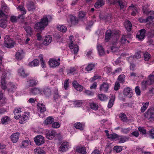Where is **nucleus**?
<instances>
[{
	"label": "nucleus",
	"instance_id": "9d476101",
	"mask_svg": "<svg viewBox=\"0 0 154 154\" xmlns=\"http://www.w3.org/2000/svg\"><path fill=\"white\" fill-rule=\"evenodd\" d=\"M42 91L40 88H31L30 90V93L31 94L36 95L40 94H42Z\"/></svg>",
	"mask_w": 154,
	"mask_h": 154
},
{
	"label": "nucleus",
	"instance_id": "473e14b6",
	"mask_svg": "<svg viewBox=\"0 0 154 154\" xmlns=\"http://www.w3.org/2000/svg\"><path fill=\"white\" fill-rule=\"evenodd\" d=\"M7 20L6 18H5L0 20V27L3 28H5L7 26Z\"/></svg>",
	"mask_w": 154,
	"mask_h": 154
},
{
	"label": "nucleus",
	"instance_id": "6e6552de",
	"mask_svg": "<svg viewBox=\"0 0 154 154\" xmlns=\"http://www.w3.org/2000/svg\"><path fill=\"white\" fill-rule=\"evenodd\" d=\"M69 146V144L68 142H63L60 147L59 150L62 152H66L68 149Z\"/></svg>",
	"mask_w": 154,
	"mask_h": 154
},
{
	"label": "nucleus",
	"instance_id": "a18cd8bd",
	"mask_svg": "<svg viewBox=\"0 0 154 154\" xmlns=\"http://www.w3.org/2000/svg\"><path fill=\"white\" fill-rule=\"evenodd\" d=\"M142 87L143 89H146L149 85H150L147 80L143 81L141 83Z\"/></svg>",
	"mask_w": 154,
	"mask_h": 154
},
{
	"label": "nucleus",
	"instance_id": "4468645a",
	"mask_svg": "<svg viewBox=\"0 0 154 154\" xmlns=\"http://www.w3.org/2000/svg\"><path fill=\"white\" fill-rule=\"evenodd\" d=\"M118 4L120 9L124 10V9L127 7V4L124 0H116Z\"/></svg>",
	"mask_w": 154,
	"mask_h": 154
},
{
	"label": "nucleus",
	"instance_id": "c756f323",
	"mask_svg": "<svg viewBox=\"0 0 154 154\" xmlns=\"http://www.w3.org/2000/svg\"><path fill=\"white\" fill-rule=\"evenodd\" d=\"M97 48L99 55L100 56L104 55L105 54V51L102 46L100 45H97Z\"/></svg>",
	"mask_w": 154,
	"mask_h": 154
},
{
	"label": "nucleus",
	"instance_id": "5701e85b",
	"mask_svg": "<svg viewBox=\"0 0 154 154\" xmlns=\"http://www.w3.org/2000/svg\"><path fill=\"white\" fill-rule=\"evenodd\" d=\"M125 26L127 30L129 32L131 31L132 29V24L130 21L126 20L125 22Z\"/></svg>",
	"mask_w": 154,
	"mask_h": 154
},
{
	"label": "nucleus",
	"instance_id": "69168bd1",
	"mask_svg": "<svg viewBox=\"0 0 154 154\" xmlns=\"http://www.w3.org/2000/svg\"><path fill=\"white\" fill-rule=\"evenodd\" d=\"M138 130L140 132L141 134H145L146 133V130L144 128L141 127H139L138 128Z\"/></svg>",
	"mask_w": 154,
	"mask_h": 154
},
{
	"label": "nucleus",
	"instance_id": "0eeeda50",
	"mask_svg": "<svg viewBox=\"0 0 154 154\" xmlns=\"http://www.w3.org/2000/svg\"><path fill=\"white\" fill-rule=\"evenodd\" d=\"M69 47L72 49V52L74 54H77L79 51V47L76 44H75L71 41V43L69 45Z\"/></svg>",
	"mask_w": 154,
	"mask_h": 154
},
{
	"label": "nucleus",
	"instance_id": "49530a36",
	"mask_svg": "<svg viewBox=\"0 0 154 154\" xmlns=\"http://www.w3.org/2000/svg\"><path fill=\"white\" fill-rule=\"evenodd\" d=\"M10 121L9 117L8 116H5L3 117L1 120V122L3 124H6Z\"/></svg>",
	"mask_w": 154,
	"mask_h": 154
},
{
	"label": "nucleus",
	"instance_id": "bf43d9fd",
	"mask_svg": "<svg viewBox=\"0 0 154 154\" xmlns=\"http://www.w3.org/2000/svg\"><path fill=\"white\" fill-rule=\"evenodd\" d=\"M144 57L145 61H148L150 58V55L147 52L144 54Z\"/></svg>",
	"mask_w": 154,
	"mask_h": 154
},
{
	"label": "nucleus",
	"instance_id": "f8f14e48",
	"mask_svg": "<svg viewBox=\"0 0 154 154\" xmlns=\"http://www.w3.org/2000/svg\"><path fill=\"white\" fill-rule=\"evenodd\" d=\"M145 32L146 30L145 29H143L140 30L137 35V38L140 40L144 38L145 36Z\"/></svg>",
	"mask_w": 154,
	"mask_h": 154
},
{
	"label": "nucleus",
	"instance_id": "79ce46f5",
	"mask_svg": "<svg viewBox=\"0 0 154 154\" xmlns=\"http://www.w3.org/2000/svg\"><path fill=\"white\" fill-rule=\"evenodd\" d=\"M146 22L149 24L153 25L154 24V18L149 17L146 18Z\"/></svg>",
	"mask_w": 154,
	"mask_h": 154
},
{
	"label": "nucleus",
	"instance_id": "dca6fc26",
	"mask_svg": "<svg viewBox=\"0 0 154 154\" xmlns=\"http://www.w3.org/2000/svg\"><path fill=\"white\" fill-rule=\"evenodd\" d=\"M85 126V123L83 122H76L75 123L74 125V126L76 128L79 129L81 131H82L84 130Z\"/></svg>",
	"mask_w": 154,
	"mask_h": 154
},
{
	"label": "nucleus",
	"instance_id": "864d4df0",
	"mask_svg": "<svg viewBox=\"0 0 154 154\" xmlns=\"http://www.w3.org/2000/svg\"><path fill=\"white\" fill-rule=\"evenodd\" d=\"M108 138L112 140H115L118 138V136L116 134L113 133L109 135H108Z\"/></svg>",
	"mask_w": 154,
	"mask_h": 154
},
{
	"label": "nucleus",
	"instance_id": "6ab92c4d",
	"mask_svg": "<svg viewBox=\"0 0 154 154\" xmlns=\"http://www.w3.org/2000/svg\"><path fill=\"white\" fill-rule=\"evenodd\" d=\"M56 132L54 131H49L46 134V137L47 139L49 140H51L55 136Z\"/></svg>",
	"mask_w": 154,
	"mask_h": 154
},
{
	"label": "nucleus",
	"instance_id": "f03ea898",
	"mask_svg": "<svg viewBox=\"0 0 154 154\" xmlns=\"http://www.w3.org/2000/svg\"><path fill=\"white\" fill-rule=\"evenodd\" d=\"M48 20L46 16L44 17L40 22H38L35 25V29L42 30L44 27L48 25Z\"/></svg>",
	"mask_w": 154,
	"mask_h": 154
},
{
	"label": "nucleus",
	"instance_id": "a878e982",
	"mask_svg": "<svg viewBox=\"0 0 154 154\" xmlns=\"http://www.w3.org/2000/svg\"><path fill=\"white\" fill-rule=\"evenodd\" d=\"M37 107L38 110L42 113L46 111L45 106L43 103H38L37 104Z\"/></svg>",
	"mask_w": 154,
	"mask_h": 154
},
{
	"label": "nucleus",
	"instance_id": "ea45409f",
	"mask_svg": "<svg viewBox=\"0 0 154 154\" xmlns=\"http://www.w3.org/2000/svg\"><path fill=\"white\" fill-rule=\"evenodd\" d=\"M57 29L62 32H65L67 30V28L63 25H59L57 27Z\"/></svg>",
	"mask_w": 154,
	"mask_h": 154
},
{
	"label": "nucleus",
	"instance_id": "a211bd4d",
	"mask_svg": "<svg viewBox=\"0 0 154 154\" xmlns=\"http://www.w3.org/2000/svg\"><path fill=\"white\" fill-rule=\"evenodd\" d=\"M29 113H25V114L23 115L22 116L20 117L19 118L20 119V123L21 124H23L24 122L26 121L27 119H28L29 117Z\"/></svg>",
	"mask_w": 154,
	"mask_h": 154
},
{
	"label": "nucleus",
	"instance_id": "e2e57ef3",
	"mask_svg": "<svg viewBox=\"0 0 154 154\" xmlns=\"http://www.w3.org/2000/svg\"><path fill=\"white\" fill-rule=\"evenodd\" d=\"M60 126V124L57 122H54L52 124V127L54 128H59Z\"/></svg>",
	"mask_w": 154,
	"mask_h": 154
},
{
	"label": "nucleus",
	"instance_id": "72a5a7b5",
	"mask_svg": "<svg viewBox=\"0 0 154 154\" xmlns=\"http://www.w3.org/2000/svg\"><path fill=\"white\" fill-rule=\"evenodd\" d=\"M54 119L51 116L48 117L44 121V123L45 125H49L54 122Z\"/></svg>",
	"mask_w": 154,
	"mask_h": 154
},
{
	"label": "nucleus",
	"instance_id": "bb28decb",
	"mask_svg": "<svg viewBox=\"0 0 154 154\" xmlns=\"http://www.w3.org/2000/svg\"><path fill=\"white\" fill-rule=\"evenodd\" d=\"M76 151L79 153L85 154L87 152L86 148L84 146H78L76 148Z\"/></svg>",
	"mask_w": 154,
	"mask_h": 154
},
{
	"label": "nucleus",
	"instance_id": "cd10ccee",
	"mask_svg": "<svg viewBox=\"0 0 154 154\" xmlns=\"http://www.w3.org/2000/svg\"><path fill=\"white\" fill-rule=\"evenodd\" d=\"M7 87L8 91L10 92H14L16 88L15 85L12 83H9Z\"/></svg>",
	"mask_w": 154,
	"mask_h": 154
},
{
	"label": "nucleus",
	"instance_id": "aec40b11",
	"mask_svg": "<svg viewBox=\"0 0 154 154\" xmlns=\"http://www.w3.org/2000/svg\"><path fill=\"white\" fill-rule=\"evenodd\" d=\"M73 86L77 91H82L83 89V87L79 85L77 81H74L72 82Z\"/></svg>",
	"mask_w": 154,
	"mask_h": 154
},
{
	"label": "nucleus",
	"instance_id": "052dcab7",
	"mask_svg": "<svg viewBox=\"0 0 154 154\" xmlns=\"http://www.w3.org/2000/svg\"><path fill=\"white\" fill-rule=\"evenodd\" d=\"M82 103L83 102L82 101L78 100L74 102V104L75 107H80L82 105Z\"/></svg>",
	"mask_w": 154,
	"mask_h": 154
},
{
	"label": "nucleus",
	"instance_id": "1a4fd4ad",
	"mask_svg": "<svg viewBox=\"0 0 154 154\" xmlns=\"http://www.w3.org/2000/svg\"><path fill=\"white\" fill-rule=\"evenodd\" d=\"M26 5L29 11H33L35 9V3L32 1H28L26 4Z\"/></svg>",
	"mask_w": 154,
	"mask_h": 154
},
{
	"label": "nucleus",
	"instance_id": "2f4dec72",
	"mask_svg": "<svg viewBox=\"0 0 154 154\" xmlns=\"http://www.w3.org/2000/svg\"><path fill=\"white\" fill-rule=\"evenodd\" d=\"M21 112L20 109H15L14 111V118L16 119H18L20 116V112Z\"/></svg>",
	"mask_w": 154,
	"mask_h": 154
},
{
	"label": "nucleus",
	"instance_id": "c9c22d12",
	"mask_svg": "<svg viewBox=\"0 0 154 154\" xmlns=\"http://www.w3.org/2000/svg\"><path fill=\"white\" fill-rule=\"evenodd\" d=\"M70 20L71 24L72 25H75L78 23V21L76 17L73 16H70Z\"/></svg>",
	"mask_w": 154,
	"mask_h": 154
},
{
	"label": "nucleus",
	"instance_id": "ddd939ff",
	"mask_svg": "<svg viewBox=\"0 0 154 154\" xmlns=\"http://www.w3.org/2000/svg\"><path fill=\"white\" fill-rule=\"evenodd\" d=\"M109 84L107 82H103L101 84L100 87V91H103L104 92H107L109 87Z\"/></svg>",
	"mask_w": 154,
	"mask_h": 154
},
{
	"label": "nucleus",
	"instance_id": "338daca9",
	"mask_svg": "<svg viewBox=\"0 0 154 154\" xmlns=\"http://www.w3.org/2000/svg\"><path fill=\"white\" fill-rule=\"evenodd\" d=\"M86 13L83 11H80L79 12V16L80 18H82L86 17Z\"/></svg>",
	"mask_w": 154,
	"mask_h": 154
},
{
	"label": "nucleus",
	"instance_id": "13d9d810",
	"mask_svg": "<svg viewBox=\"0 0 154 154\" xmlns=\"http://www.w3.org/2000/svg\"><path fill=\"white\" fill-rule=\"evenodd\" d=\"M149 102H146L143 105V106L141 108V111L142 112H143L148 107Z\"/></svg>",
	"mask_w": 154,
	"mask_h": 154
},
{
	"label": "nucleus",
	"instance_id": "58836bf2",
	"mask_svg": "<svg viewBox=\"0 0 154 154\" xmlns=\"http://www.w3.org/2000/svg\"><path fill=\"white\" fill-rule=\"evenodd\" d=\"M127 36L126 35H123L121 39V42L122 44H127L129 42L127 39Z\"/></svg>",
	"mask_w": 154,
	"mask_h": 154
},
{
	"label": "nucleus",
	"instance_id": "c85d7f7f",
	"mask_svg": "<svg viewBox=\"0 0 154 154\" xmlns=\"http://www.w3.org/2000/svg\"><path fill=\"white\" fill-rule=\"evenodd\" d=\"M104 4V0H98L94 6L96 8H99Z\"/></svg>",
	"mask_w": 154,
	"mask_h": 154
},
{
	"label": "nucleus",
	"instance_id": "423d86ee",
	"mask_svg": "<svg viewBox=\"0 0 154 154\" xmlns=\"http://www.w3.org/2000/svg\"><path fill=\"white\" fill-rule=\"evenodd\" d=\"M34 140L36 144L38 146H40L45 142L44 137L41 135L36 136L34 138Z\"/></svg>",
	"mask_w": 154,
	"mask_h": 154
},
{
	"label": "nucleus",
	"instance_id": "f3484780",
	"mask_svg": "<svg viewBox=\"0 0 154 154\" xmlns=\"http://www.w3.org/2000/svg\"><path fill=\"white\" fill-rule=\"evenodd\" d=\"M124 94L129 98L131 97L133 95L131 89L128 87L125 88L124 90Z\"/></svg>",
	"mask_w": 154,
	"mask_h": 154
},
{
	"label": "nucleus",
	"instance_id": "20e7f679",
	"mask_svg": "<svg viewBox=\"0 0 154 154\" xmlns=\"http://www.w3.org/2000/svg\"><path fill=\"white\" fill-rule=\"evenodd\" d=\"M10 73L7 71H5V72L3 74L1 78V86L2 88L4 90L6 88L5 79H7L8 78L10 75Z\"/></svg>",
	"mask_w": 154,
	"mask_h": 154
},
{
	"label": "nucleus",
	"instance_id": "c03bdc74",
	"mask_svg": "<svg viewBox=\"0 0 154 154\" xmlns=\"http://www.w3.org/2000/svg\"><path fill=\"white\" fill-rule=\"evenodd\" d=\"M90 106L91 109L95 110H97L98 108V105L94 102L90 103Z\"/></svg>",
	"mask_w": 154,
	"mask_h": 154
},
{
	"label": "nucleus",
	"instance_id": "09e8293b",
	"mask_svg": "<svg viewBox=\"0 0 154 154\" xmlns=\"http://www.w3.org/2000/svg\"><path fill=\"white\" fill-rule=\"evenodd\" d=\"M28 82L29 87L35 86L37 84L36 81L33 79L30 80Z\"/></svg>",
	"mask_w": 154,
	"mask_h": 154
},
{
	"label": "nucleus",
	"instance_id": "37998d69",
	"mask_svg": "<svg viewBox=\"0 0 154 154\" xmlns=\"http://www.w3.org/2000/svg\"><path fill=\"white\" fill-rule=\"evenodd\" d=\"M94 66L95 64L94 63H91L86 67L85 69L87 71H90L94 68Z\"/></svg>",
	"mask_w": 154,
	"mask_h": 154
},
{
	"label": "nucleus",
	"instance_id": "7c9ffc66",
	"mask_svg": "<svg viewBox=\"0 0 154 154\" xmlns=\"http://www.w3.org/2000/svg\"><path fill=\"white\" fill-rule=\"evenodd\" d=\"M44 95L46 97H49L51 95V90L48 88H45L43 89L42 91Z\"/></svg>",
	"mask_w": 154,
	"mask_h": 154
},
{
	"label": "nucleus",
	"instance_id": "39448f33",
	"mask_svg": "<svg viewBox=\"0 0 154 154\" xmlns=\"http://www.w3.org/2000/svg\"><path fill=\"white\" fill-rule=\"evenodd\" d=\"M145 118L148 120H151L154 118V108L149 109L144 114Z\"/></svg>",
	"mask_w": 154,
	"mask_h": 154
},
{
	"label": "nucleus",
	"instance_id": "774afa93",
	"mask_svg": "<svg viewBox=\"0 0 154 154\" xmlns=\"http://www.w3.org/2000/svg\"><path fill=\"white\" fill-rule=\"evenodd\" d=\"M149 133L150 137L152 139L154 138V129L149 130Z\"/></svg>",
	"mask_w": 154,
	"mask_h": 154
},
{
	"label": "nucleus",
	"instance_id": "a19ab883",
	"mask_svg": "<svg viewBox=\"0 0 154 154\" xmlns=\"http://www.w3.org/2000/svg\"><path fill=\"white\" fill-rule=\"evenodd\" d=\"M39 63V61L36 59L34 60L30 63H29V66H37Z\"/></svg>",
	"mask_w": 154,
	"mask_h": 154
},
{
	"label": "nucleus",
	"instance_id": "5fc2aeb1",
	"mask_svg": "<svg viewBox=\"0 0 154 154\" xmlns=\"http://www.w3.org/2000/svg\"><path fill=\"white\" fill-rule=\"evenodd\" d=\"M111 49L113 52H115L119 50V47L116 44L113 45L111 47Z\"/></svg>",
	"mask_w": 154,
	"mask_h": 154
},
{
	"label": "nucleus",
	"instance_id": "b1692460",
	"mask_svg": "<svg viewBox=\"0 0 154 154\" xmlns=\"http://www.w3.org/2000/svg\"><path fill=\"white\" fill-rule=\"evenodd\" d=\"M17 9L21 12L22 15H19L18 16V18H20L21 17H23V15H24L26 13V10L22 6L20 5L17 8Z\"/></svg>",
	"mask_w": 154,
	"mask_h": 154
},
{
	"label": "nucleus",
	"instance_id": "3c124183",
	"mask_svg": "<svg viewBox=\"0 0 154 154\" xmlns=\"http://www.w3.org/2000/svg\"><path fill=\"white\" fill-rule=\"evenodd\" d=\"M148 7V5L147 4H146L143 6L142 10L144 13L145 14H147L148 13V11H149Z\"/></svg>",
	"mask_w": 154,
	"mask_h": 154
},
{
	"label": "nucleus",
	"instance_id": "680f3d73",
	"mask_svg": "<svg viewBox=\"0 0 154 154\" xmlns=\"http://www.w3.org/2000/svg\"><path fill=\"white\" fill-rule=\"evenodd\" d=\"M118 79L120 82H123L125 79V76L123 74H121L119 76Z\"/></svg>",
	"mask_w": 154,
	"mask_h": 154
},
{
	"label": "nucleus",
	"instance_id": "0e129e2a",
	"mask_svg": "<svg viewBox=\"0 0 154 154\" xmlns=\"http://www.w3.org/2000/svg\"><path fill=\"white\" fill-rule=\"evenodd\" d=\"M29 142L28 140H24L21 143V147H26L29 145Z\"/></svg>",
	"mask_w": 154,
	"mask_h": 154
},
{
	"label": "nucleus",
	"instance_id": "603ef678",
	"mask_svg": "<svg viewBox=\"0 0 154 154\" xmlns=\"http://www.w3.org/2000/svg\"><path fill=\"white\" fill-rule=\"evenodd\" d=\"M24 28L27 33L30 35L32 33V29L30 26L25 25L24 26Z\"/></svg>",
	"mask_w": 154,
	"mask_h": 154
},
{
	"label": "nucleus",
	"instance_id": "4be33fe9",
	"mask_svg": "<svg viewBox=\"0 0 154 154\" xmlns=\"http://www.w3.org/2000/svg\"><path fill=\"white\" fill-rule=\"evenodd\" d=\"M52 38L50 35H46L44 40L43 44L45 45H48L51 42Z\"/></svg>",
	"mask_w": 154,
	"mask_h": 154
},
{
	"label": "nucleus",
	"instance_id": "f704fd0d",
	"mask_svg": "<svg viewBox=\"0 0 154 154\" xmlns=\"http://www.w3.org/2000/svg\"><path fill=\"white\" fill-rule=\"evenodd\" d=\"M111 97L109 100L108 104V107L109 108H111L113 106L115 100V97L113 95H112Z\"/></svg>",
	"mask_w": 154,
	"mask_h": 154
},
{
	"label": "nucleus",
	"instance_id": "393cba45",
	"mask_svg": "<svg viewBox=\"0 0 154 154\" xmlns=\"http://www.w3.org/2000/svg\"><path fill=\"white\" fill-rule=\"evenodd\" d=\"M129 9L133 11L131 13V15L134 16H135L138 11L137 8L135 7L133 5H131V6H129Z\"/></svg>",
	"mask_w": 154,
	"mask_h": 154
},
{
	"label": "nucleus",
	"instance_id": "f257e3e1",
	"mask_svg": "<svg viewBox=\"0 0 154 154\" xmlns=\"http://www.w3.org/2000/svg\"><path fill=\"white\" fill-rule=\"evenodd\" d=\"M119 36L117 32L115 31L112 32L110 30H108L106 31L105 34V41L106 42H108L111 38H113L115 42H116L118 39Z\"/></svg>",
	"mask_w": 154,
	"mask_h": 154
},
{
	"label": "nucleus",
	"instance_id": "4c0bfd02",
	"mask_svg": "<svg viewBox=\"0 0 154 154\" xmlns=\"http://www.w3.org/2000/svg\"><path fill=\"white\" fill-rule=\"evenodd\" d=\"M18 74L20 76L23 77L26 76L28 75L27 73H25L24 69L22 68L19 69Z\"/></svg>",
	"mask_w": 154,
	"mask_h": 154
},
{
	"label": "nucleus",
	"instance_id": "7ed1b4c3",
	"mask_svg": "<svg viewBox=\"0 0 154 154\" xmlns=\"http://www.w3.org/2000/svg\"><path fill=\"white\" fill-rule=\"evenodd\" d=\"M4 46L8 48H11L14 46V42L8 35H6L4 38Z\"/></svg>",
	"mask_w": 154,
	"mask_h": 154
},
{
	"label": "nucleus",
	"instance_id": "2eb2a0df",
	"mask_svg": "<svg viewBox=\"0 0 154 154\" xmlns=\"http://www.w3.org/2000/svg\"><path fill=\"white\" fill-rule=\"evenodd\" d=\"M20 137L19 133H15L13 134L11 136V138L13 143H16L18 141Z\"/></svg>",
	"mask_w": 154,
	"mask_h": 154
},
{
	"label": "nucleus",
	"instance_id": "6e6d98bb",
	"mask_svg": "<svg viewBox=\"0 0 154 154\" xmlns=\"http://www.w3.org/2000/svg\"><path fill=\"white\" fill-rule=\"evenodd\" d=\"M34 151L35 154H44L45 153L44 150L39 149H35Z\"/></svg>",
	"mask_w": 154,
	"mask_h": 154
},
{
	"label": "nucleus",
	"instance_id": "de8ad7c7",
	"mask_svg": "<svg viewBox=\"0 0 154 154\" xmlns=\"http://www.w3.org/2000/svg\"><path fill=\"white\" fill-rule=\"evenodd\" d=\"M150 85H152L154 82V75H150L148 77V79L147 80Z\"/></svg>",
	"mask_w": 154,
	"mask_h": 154
},
{
	"label": "nucleus",
	"instance_id": "8fccbe9b",
	"mask_svg": "<svg viewBox=\"0 0 154 154\" xmlns=\"http://www.w3.org/2000/svg\"><path fill=\"white\" fill-rule=\"evenodd\" d=\"M119 143H124L126 141L128 140V138L126 137L122 136L119 138Z\"/></svg>",
	"mask_w": 154,
	"mask_h": 154
},
{
	"label": "nucleus",
	"instance_id": "9b49d317",
	"mask_svg": "<svg viewBox=\"0 0 154 154\" xmlns=\"http://www.w3.org/2000/svg\"><path fill=\"white\" fill-rule=\"evenodd\" d=\"M24 52L23 50H18L16 53L15 55L17 60H21L24 57Z\"/></svg>",
	"mask_w": 154,
	"mask_h": 154
},
{
	"label": "nucleus",
	"instance_id": "e433bc0d",
	"mask_svg": "<svg viewBox=\"0 0 154 154\" xmlns=\"http://www.w3.org/2000/svg\"><path fill=\"white\" fill-rule=\"evenodd\" d=\"M98 98L99 99L102 101L106 100L108 97L103 94H100L98 95Z\"/></svg>",
	"mask_w": 154,
	"mask_h": 154
},
{
	"label": "nucleus",
	"instance_id": "4d7b16f0",
	"mask_svg": "<svg viewBox=\"0 0 154 154\" xmlns=\"http://www.w3.org/2000/svg\"><path fill=\"white\" fill-rule=\"evenodd\" d=\"M119 117L121 119V120L123 122H125L127 120L126 115L123 113L120 114Z\"/></svg>",
	"mask_w": 154,
	"mask_h": 154
},
{
	"label": "nucleus",
	"instance_id": "412c9836",
	"mask_svg": "<svg viewBox=\"0 0 154 154\" xmlns=\"http://www.w3.org/2000/svg\"><path fill=\"white\" fill-rule=\"evenodd\" d=\"M49 63L50 66L55 67L58 66L60 63L54 59L50 60L49 61Z\"/></svg>",
	"mask_w": 154,
	"mask_h": 154
}]
</instances>
